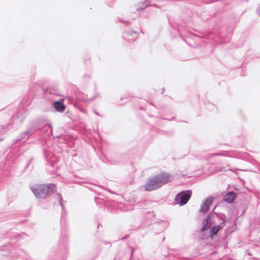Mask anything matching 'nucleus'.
<instances>
[{
	"instance_id": "1",
	"label": "nucleus",
	"mask_w": 260,
	"mask_h": 260,
	"mask_svg": "<svg viewBox=\"0 0 260 260\" xmlns=\"http://www.w3.org/2000/svg\"><path fill=\"white\" fill-rule=\"evenodd\" d=\"M171 180V176L167 173H161L148 180L143 186L146 191L156 189Z\"/></svg>"
},
{
	"instance_id": "2",
	"label": "nucleus",
	"mask_w": 260,
	"mask_h": 260,
	"mask_svg": "<svg viewBox=\"0 0 260 260\" xmlns=\"http://www.w3.org/2000/svg\"><path fill=\"white\" fill-rule=\"evenodd\" d=\"M34 195L37 198H45L51 195L55 189L54 184H35L30 187Z\"/></svg>"
},
{
	"instance_id": "3",
	"label": "nucleus",
	"mask_w": 260,
	"mask_h": 260,
	"mask_svg": "<svg viewBox=\"0 0 260 260\" xmlns=\"http://www.w3.org/2000/svg\"><path fill=\"white\" fill-rule=\"evenodd\" d=\"M191 195L190 190H186L178 193L175 199V203L182 206L187 203Z\"/></svg>"
},
{
	"instance_id": "4",
	"label": "nucleus",
	"mask_w": 260,
	"mask_h": 260,
	"mask_svg": "<svg viewBox=\"0 0 260 260\" xmlns=\"http://www.w3.org/2000/svg\"><path fill=\"white\" fill-rule=\"evenodd\" d=\"M213 198L212 197H208L202 204L201 208L199 210L200 212L206 213L208 211L210 206L213 202Z\"/></svg>"
},
{
	"instance_id": "5",
	"label": "nucleus",
	"mask_w": 260,
	"mask_h": 260,
	"mask_svg": "<svg viewBox=\"0 0 260 260\" xmlns=\"http://www.w3.org/2000/svg\"><path fill=\"white\" fill-rule=\"evenodd\" d=\"M212 213H210L207 218L203 221V226L201 228V231H204L209 229L211 226L212 219H211Z\"/></svg>"
},
{
	"instance_id": "6",
	"label": "nucleus",
	"mask_w": 260,
	"mask_h": 260,
	"mask_svg": "<svg viewBox=\"0 0 260 260\" xmlns=\"http://www.w3.org/2000/svg\"><path fill=\"white\" fill-rule=\"evenodd\" d=\"M236 198V194L233 191H230L227 193L223 197V200L225 202L231 203H232Z\"/></svg>"
},
{
	"instance_id": "7",
	"label": "nucleus",
	"mask_w": 260,
	"mask_h": 260,
	"mask_svg": "<svg viewBox=\"0 0 260 260\" xmlns=\"http://www.w3.org/2000/svg\"><path fill=\"white\" fill-rule=\"evenodd\" d=\"M54 107L57 111L62 112L64 110L65 107L62 103L56 101L54 103Z\"/></svg>"
},
{
	"instance_id": "8",
	"label": "nucleus",
	"mask_w": 260,
	"mask_h": 260,
	"mask_svg": "<svg viewBox=\"0 0 260 260\" xmlns=\"http://www.w3.org/2000/svg\"><path fill=\"white\" fill-rule=\"evenodd\" d=\"M222 224L223 223H221L220 225H217L216 226H214L210 231V235L213 236V235H215L216 234H217L218 232L222 228Z\"/></svg>"
},
{
	"instance_id": "9",
	"label": "nucleus",
	"mask_w": 260,
	"mask_h": 260,
	"mask_svg": "<svg viewBox=\"0 0 260 260\" xmlns=\"http://www.w3.org/2000/svg\"><path fill=\"white\" fill-rule=\"evenodd\" d=\"M148 6V5H145L144 6H142L140 7V9H144L145 8H146L147 6Z\"/></svg>"
},
{
	"instance_id": "10",
	"label": "nucleus",
	"mask_w": 260,
	"mask_h": 260,
	"mask_svg": "<svg viewBox=\"0 0 260 260\" xmlns=\"http://www.w3.org/2000/svg\"><path fill=\"white\" fill-rule=\"evenodd\" d=\"M58 197H59V201H60V204L61 205H62V204L61 203V197L59 195H58Z\"/></svg>"
},
{
	"instance_id": "11",
	"label": "nucleus",
	"mask_w": 260,
	"mask_h": 260,
	"mask_svg": "<svg viewBox=\"0 0 260 260\" xmlns=\"http://www.w3.org/2000/svg\"><path fill=\"white\" fill-rule=\"evenodd\" d=\"M127 40L128 41H134V39H129V38H127Z\"/></svg>"
},
{
	"instance_id": "12",
	"label": "nucleus",
	"mask_w": 260,
	"mask_h": 260,
	"mask_svg": "<svg viewBox=\"0 0 260 260\" xmlns=\"http://www.w3.org/2000/svg\"><path fill=\"white\" fill-rule=\"evenodd\" d=\"M128 34H129L126 33V35L125 36V37H127L128 36Z\"/></svg>"
},
{
	"instance_id": "13",
	"label": "nucleus",
	"mask_w": 260,
	"mask_h": 260,
	"mask_svg": "<svg viewBox=\"0 0 260 260\" xmlns=\"http://www.w3.org/2000/svg\"><path fill=\"white\" fill-rule=\"evenodd\" d=\"M95 114H96V115H99L98 113H96V112H95Z\"/></svg>"
}]
</instances>
